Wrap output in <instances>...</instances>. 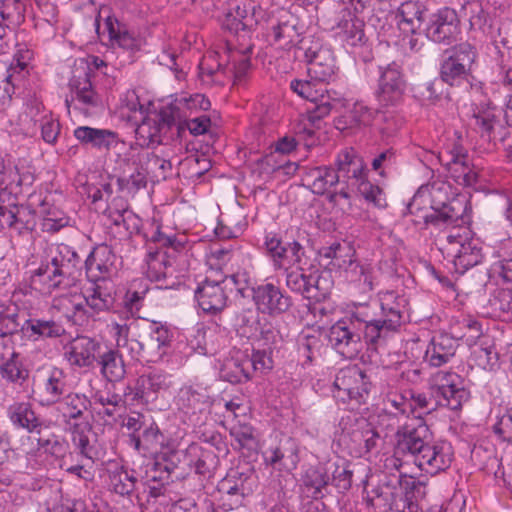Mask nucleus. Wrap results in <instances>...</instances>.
<instances>
[{
    "instance_id": "obj_1",
    "label": "nucleus",
    "mask_w": 512,
    "mask_h": 512,
    "mask_svg": "<svg viewBox=\"0 0 512 512\" xmlns=\"http://www.w3.org/2000/svg\"><path fill=\"white\" fill-rule=\"evenodd\" d=\"M406 299L394 291L380 295L378 302L359 304L351 317L339 320L329 329L331 347L347 359L355 358L366 344L377 346L404 323Z\"/></svg>"
},
{
    "instance_id": "obj_2",
    "label": "nucleus",
    "mask_w": 512,
    "mask_h": 512,
    "mask_svg": "<svg viewBox=\"0 0 512 512\" xmlns=\"http://www.w3.org/2000/svg\"><path fill=\"white\" fill-rule=\"evenodd\" d=\"M395 455H409L416 466L435 475L452 462L450 447L434 440L433 432L422 418L411 419L396 431Z\"/></svg>"
},
{
    "instance_id": "obj_3",
    "label": "nucleus",
    "mask_w": 512,
    "mask_h": 512,
    "mask_svg": "<svg viewBox=\"0 0 512 512\" xmlns=\"http://www.w3.org/2000/svg\"><path fill=\"white\" fill-rule=\"evenodd\" d=\"M80 264L78 253L70 246L61 244L50 259L42 261L33 271L32 283L41 285V290L47 293L65 290L74 283Z\"/></svg>"
},
{
    "instance_id": "obj_4",
    "label": "nucleus",
    "mask_w": 512,
    "mask_h": 512,
    "mask_svg": "<svg viewBox=\"0 0 512 512\" xmlns=\"http://www.w3.org/2000/svg\"><path fill=\"white\" fill-rule=\"evenodd\" d=\"M94 77L95 73L84 60L75 64L68 83L70 96L65 99L69 111L73 109L85 117H92L102 110L103 100L93 84Z\"/></svg>"
},
{
    "instance_id": "obj_5",
    "label": "nucleus",
    "mask_w": 512,
    "mask_h": 512,
    "mask_svg": "<svg viewBox=\"0 0 512 512\" xmlns=\"http://www.w3.org/2000/svg\"><path fill=\"white\" fill-rule=\"evenodd\" d=\"M335 166L336 174L339 175V189L328 195V201L347 212L351 209L352 191L367 178L368 170L363 158L353 148L342 150L336 158Z\"/></svg>"
},
{
    "instance_id": "obj_6",
    "label": "nucleus",
    "mask_w": 512,
    "mask_h": 512,
    "mask_svg": "<svg viewBox=\"0 0 512 512\" xmlns=\"http://www.w3.org/2000/svg\"><path fill=\"white\" fill-rule=\"evenodd\" d=\"M477 57L474 46L467 42L460 43L452 48L450 55L445 58L440 67V77L450 86L470 84L472 66Z\"/></svg>"
},
{
    "instance_id": "obj_7",
    "label": "nucleus",
    "mask_w": 512,
    "mask_h": 512,
    "mask_svg": "<svg viewBox=\"0 0 512 512\" xmlns=\"http://www.w3.org/2000/svg\"><path fill=\"white\" fill-rule=\"evenodd\" d=\"M440 245V250L452 258L458 273H464L482 261V249L478 240L469 238L466 233L451 232L440 240Z\"/></svg>"
},
{
    "instance_id": "obj_8",
    "label": "nucleus",
    "mask_w": 512,
    "mask_h": 512,
    "mask_svg": "<svg viewBox=\"0 0 512 512\" xmlns=\"http://www.w3.org/2000/svg\"><path fill=\"white\" fill-rule=\"evenodd\" d=\"M297 50L303 52L307 62V71L311 79L319 83H328L335 77L336 63L333 51L318 40L301 41Z\"/></svg>"
},
{
    "instance_id": "obj_9",
    "label": "nucleus",
    "mask_w": 512,
    "mask_h": 512,
    "mask_svg": "<svg viewBox=\"0 0 512 512\" xmlns=\"http://www.w3.org/2000/svg\"><path fill=\"white\" fill-rule=\"evenodd\" d=\"M181 461L189 467H194L195 473L204 479L212 477L218 465V457L213 451L201 450L197 446H190L187 450L174 451L169 457V463L165 465L156 463L155 465L159 468L163 467L169 475Z\"/></svg>"
},
{
    "instance_id": "obj_10",
    "label": "nucleus",
    "mask_w": 512,
    "mask_h": 512,
    "mask_svg": "<svg viewBox=\"0 0 512 512\" xmlns=\"http://www.w3.org/2000/svg\"><path fill=\"white\" fill-rule=\"evenodd\" d=\"M431 390L439 405L451 410L460 409L469 398L462 378L454 372H436L432 377Z\"/></svg>"
},
{
    "instance_id": "obj_11",
    "label": "nucleus",
    "mask_w": 512,
    "mask_h": 512,
    "mask_svg": "<svg viewBox=\"0 0 512 512\" xmlns=\"http://www.w3.org/2000/svg\"><path fill=\"white\" fill-rule=\"evenodd\" d=\"M460 33L459 15L450 7H443L431 14L425 28V35L430 41L447 46L455 42Z\"/></svg>"
},
{
    "instance_id": "obj_12",
    "label": "nucleus",
    "mask_w": 512,
    "mask_h": 512,
    "mask_svg": "<svg viewBox=\"0 0 512 512\" xmlns=\"http://www.w3.org/2000/svg\"><path fill=\"white\" fill-rule=\"evenodd\" d=\"M391 492H385L391 498V511L418 512V497L424 494V485L407 475L394 476L391 480Z\"/></svg>"
},
{
    "instance_id": "obj_13",
    "label": "nucleus",
    "mask_w": 512,
    "mask_h": 512,
    "mask_svg": "<svg viewBox=\"0 0 512 512\" xmlns=\"http://www.w3.org/2000/svg\"><path fill=\"white\" fill-rule=\"evenodd\" d=\"M263 248L275 269H282L285 264H300L305 255V249L299 242H283L280 234L273 231L265 232Z\"/></svg>"
},
{
    "instance_id": "obj_14",
    "label": "nucleus",
    "mask_w": 512,
    "mask_h": 512,
    "mask_svg": "<svg viewBox=\"0 0 512 512\" xmlns=\"http://www.w3.org/2000/svg\"><path fill=\"white\" fill-rule=\"evenodd\" d=\"M33 58V52L27 48H20L15 53L9 66L0 64L3 69V94L0 96V105L7 106L28 74L27 67Z\"/></svg>"
},
{
    "instance_id": "obj_15",
    "label": "nucleus",
    "mask_w": 512,
    "mask_h": 512,
    "mask_svg": "<svg viewBox=\"0 0 512 512\" xmlns=\"http://www.w3.org/2000/svg\"><path fill=\"white\" fill-rule=\"evenodd\" d=\"M252 298L260 313L273 317L287 312L292 306L291 297L273 283H265L253 288Z\"/></svg>"
},
{
    "instance_id": "obj_16",
    "label": "nucleus",
    "mask_w": 512,
    "mask_h": 512,
    "mask_svg": "<svg viewBox=\"0 0 512 512\" xmlns=\"http://www.w3.org/2000/svg\"><path fill=\"white\" fill-rule=\"evenodd\" d=\"M334 387L338 394L336 397L344 399L341 393L349 399L361 401L370 391L371 382L366 373L357 365L342 368L335 377Z\"/></svg>"
},
{
    "instance_id": "obj_17",
    "label": "nucleus",
    "mask_w": 512,
    "mask_h": 512,
    "mask_svg": "<svg viewBox=\"0 0 512 512\" xmlns=\"http://www.w3.org/2000/svg\"><path fill=\"white\" fill-rule=\"evenodd\" d=\"M36 226L35 210L30 205L7 207L1 204L0 231L8 228L11 236L25 237L31 235Z\"/></svg>"
},
{
    "instance_id": "obj_18",
    "label": "nucleus",
    "mask_w": 512,
    "mask_h": 512,
    "mask_svg": "<svg viewBox=\"0 0 512 512\" xmlns=\"http://www.w3.org/2000/svg\"><path fill=\"white\" fill-rule=\"evenodd\" d=\"M445 189L446 187L444 184L439 187H432L430 192L431 212H425L420 215L425 226L429 224L436 227L451 225L457 223L460 219L461 215L449 202V197L446 191H444Z\"/></svg>"
},
{
    "instance_id": "obj_19",
    "label": "nucleus",
    "mask_w": 512,
    "mask_h": 512,
    "mask_svg": "<svg viewBox=\"0 0 512 512\" xmlns=\"http://www.w3.org/2000/svg\"><path fill=\"white\" fill-rule=\"evenodd\" d=\"M473 127L486 141L502 140L505 128L501 120V111L492 103L477 106L473 111Z\"/></svg>"
},
{
    "instance_id": "obj_20",
    "label": "nucleus",
    "mask_w": 512,
    "mask_h": 512,
    "mask_svg": "<svg viewBox=\"0 0 512 512\" xmlns=\"http://www.w3.org/2000/svg\"><path fill=\"white\" fill-rule=\"evenodd\" d=\"M34 385L33 393L35 399L43 406H50L60 402L68 390L63 370L56 367L39 377Z\"/></svg>"
},
{
    "instance_id": "obj_21",
    "label": "nucleus",
    "mask_w": 512,
    "mask_h": 512,
    "mask_svg": "<svg viewBox=\"0 0 512 512\" xmlns=\"http://www.w3.org/2000/svg\"><path fill=\"white\" fill-rule=\"evenodd\" d=\"M210 106L209 99L203 94H182L164 106V116L170 117L175 127L181 128L184 120L192 117L198 111L209 110Z\"/></svg>"
},
{
    "instance_id": "obj_22",
    "label": "nucleus",
    "mask_w": 512,
    "mask_h": 512,
    "mask_svg": "<svg viewBox=\"0 0 512 512\" xmlns=\"http://www.w3.org/2000/svg\"><path fill=\"white\" fill-rule=\"evenodd\" d=\"M173 386V377L163 370H152L137 379L135 396L145 403L156 401Z\"/></svg>"
},
{
    "instance_id": "obj_23",
    "label": "nucleus",
    "mask_w": 512,
    "mask_h": 512,
    "mask_svg": "<svg viewBox=\"0 0 512 512\" xmlns=\"http://www.w3.org/2000/svg\"><path fill=\"white\" fill-rule=\"evenodd\" d=\"M256 486L257 475L254 467L244 463L229 471L221 482L220 490L228 495H239L243 498L250 495Z\"/></svg>"
},
{
    "instance_id": "obj_24",
    "label": "nucleus",
    "mask_w": 512,
    "mask_h": 512,
    "mask_svg": "<svg viewBox=\"0 0 512 512\" xmlns=\"http://www.w3.org/2000/svg\"><path fill=\"white\" fill-rule=\"evenodd\" d=\"M342 436L349 438L355 448L363 449L366 453L378 452L383 443V437L374 425L364 418L356 419L350 428L345 425Z\"/></svg>"
},
{
    "instance_id": "obj_25",
    "label": "nucleus",
    "mask_w": 512,
    "mask_h": 512,
    "mask_svg": "<svg viewBox=\"0 0 512 512\" xmlns=\"http://www.w3.org/2000/svg\"><path fill=\"white\" fill-rule=\"evenodd\" d=\"M175 125L170 117L164 116V106L154 116L145 117L135 130L136 138L140 145L161 144L163 137L168 134Z\"/></svg>"
},
{
    "instance_id": "obj_26",
    "label": "nucleus",
    "mask_w": 512,
    "mask_h": 512,
    "mask_svg": "<svg viewBox=\"0 0 512 512\" xmlns=\"http://www.w3.org/2000/svg\"><path fill=\"white\" fill-rule=\"evenodd\" d=\"M116 260V255L108 245L94 248L85 261L88 281L110 279L116 271Z\"/></svg>"
},
{
    "instance_id": "obj_27",
    "label": "nucleus",
    "mask_w": 512,
    "mask_h": 512,
    "mask_svg": "<svg viewBox=\"0 0 512 512\" xmlns=\"http://www.w3.org/2000/svg\"><path fill=\"white\" fill-rule=\"evenodd\" d=\"M343 8L339 13L337 22L338 35L341 40L348 46H363L367 38L364 32V21L359 19L350 4L342 5Z\"/></svg>"
},
{
    "instance_id": "obj_28",
    "label": "nucleus",
    "mask_w": 512,
    "mask_h": 512,
    "mask_svg": "<svg viewBox=\"0 0 512 512\" xmlns=\"http://www.w3.org/2000/svg\"><path fill=\"white\" fill-rule=\"evenodd\" d=\"M99 342L87 336H77L65 346L68 362L79 368L93 367L97 362Z\"/></svg>"
},
{
    "instance_id": "obj_29",
    "label": "nucleus",
    "mask_w": 512,
    "mask_h": 512,
    "mask_svg": "<svg viewBox=\"0 0 512 512\" xmlns=\"http://www.w3.org/2000/svg\"><path fill=\"white\" fill-rule=\"evenodd\" d=\"M195 297L199 307L206 313L222 311L228 300L226 281L205 280L196 290Z\"/></svg>"
},
{
    "instance_id": "obj_30",
    "label": "nucleus",
    "mask_w": 512,
    "mask_h": 512,
    "mask_svg": "<svg viewBox=\"0 0 512 512\" xmlns=\"http://www.w3.org/2000/svg\"><path fill=\"white\" fill-rule=\"evenodd\" d=\"M83 288L84 300L92 313L109 310L114 303V289L111 279L88 281Z\"/></svg>"
},
{
    "instance_id": "obj_31",
    "label": "nucleus",
    "mask_w": 512,
    "mask_h": 512,
    "mask_svg": "<svg viewBox=\"0 0 512 512\" xmlns=\"http://www.w3.org/2000/svg\"><path fill=\"white\" fill-rule=\"evenodd\" d=\"M458 348L456 336L439 333L432 337L424 355V360L432 367H440L448 363Z\"/></svg>"
},
{
    "instance_id": "obj_32",
    "label": "nucleus",
    "mask_w": 512,
    "mask_h": 512,
    "mask_svg": "<svg viewBox=\"0 0 512 512\" xmlns=\"http://www.w3.org/2000/svg\"><path fill=\"white\" fill-rule=\"evenodd\" d=\"M170 340L171 333L169 329L160 323L153 322L150 325L149 336L144 342L132 340L131 349L133 350L134 346H137L145 353V356L149 357V361L155 362L165 354V348L169 345Z\"/></svg>"
},
{
    "instance_id": "obj_33",
    "label": "nucleus",
    "mask_w": 512,
    "mask_h": 512,
    "mask_svg": "<svg viewBox=\"0 0 512 512\" xmlns=\"http://www.w3.org/2000/svg\"><path fill=\"white\" fill-rule=\"evenodd\" d=\"M339 175L333 167L318 166L305 168L303 181L311 188L312 192L317 195L327 196L339 187Z\"/></svg>"
},
{
    "instance_id": "obj_34",
    "label": "nucleus",
    "mask_w": 512,
    "mask_h": 512,
    "mask_svg": "<svg viewBox=\"0 0 512 512\" xmlns=\"http://www.w3.org/2000/svg\"><path fill=\"white\" fill-rule=\"evenodd\" d=\"M21 330L34 341L56 339L65 334V328L60 322L44 317L27 319Z\"/></svg>"
},
{
    "instance_id": "obj_35",
    "label": "nucleus",
    "mask_w": 512,
    "mask_h": 512,
    "mask_svg": "<svg viewBox=\"0 0 512 512\" xmlns=\"http://www.w3.org/2000/svg\"><path fill=\"white\" fill-rule=\"evenodd\" d=\"M264 459L265 463L273 468L290 472L299 462L297 446L289 439L280 446L267 450Z\"/></svg>"
},
{
    "instance_id": "obj_36",
    "label": "nucleus",
    "mask_w": 512,
    "mask_h": 512,
    "mask_svg": "<svg viewBox=\"0 0 512 512\" xmlns=\"http://www.w3.org/2000/svg\"><path fill=\"white\" fill-rule=\"evenodd\" d=\"M73 135L82 145L98 150H109L117 139V134L111 130L89 126L77 127Z\"/></svg>"
},
{
    "instance_id": "obj_37",
    "label": "nucleus",
    "mask_w": 512,
    "mask_h": 512,
    "mask_svg": "<svg viewBox=\"0 0 512 512\" xmlns=\"http://www.w3.org/2000/svg\"><path fill=\"white\" fill-rule=\"evenodd\" d=\"M425 5L420 1L402 3L396 14L398 26L404 33L415 34L424 20Z\"/></svg>"
},
{
    "instance_id": "obj_38",
    "label": "nucleus",
    "mask_w": 512,
    "mask_h": 512,
    "mask_svg": "<svg viewBox=\"0 0 512 512\" xmlns=\"http://www.w3.org/2000/svg\"><path fill=\"white\" fill-rule=\"evenodd\" d=\"M255 6L251 2L242 1L227 12L223 21L225 29L238 33L250 29L256 22Z\"/></svg>"
},
{
    "instance_id": "obj_39",
    "label": "nucleus",
    "mask_w": 512,
    "mask_h": 512,
    "mask_svg": "<svg viewBox=\"0 0 512 512\" xmlns=\"http://www.w3.org/2000/svg\"><path fill=\"white\" fill-rule=\"evenodd\" d=\"M174 255H170L167 250L154 249L148 246L146 265L147 277L152 281H161L166 278L173 264Z\"/></svg>"
},
{
    "instance_id": "obj_40",
    "label": "nucleus",
    "mask_w": 512,
    "mask_h": 512,
    "mask_svg": "<svg viewBox=\"0 0 512 512\" xmlns=\"http://www.w3.org/2000/svg\"><path fill=\"white\" fill-rule=\"evenodd\" d=\"M8 416L11 422L30 433L39 432L42 421L33 411L30 403L16 402L9 406Z\"/></svg>"
},
{
    "instance_id": "obj_41",
    "label": "nucleus",
    "mask_w": 512,
    "mask_h": 512,
    "mask_svg": "<svg viewBox=\"0 0 512 512\" xmlns=\"http://www.w3.org/2000/svg\"><path fill=\"white\" fill-rule=\"evenodd\" d=\"M97 363L103 377L109 382H118L125 376L126 369L122 355L117 349H107L99 354Z\"/></svg>"
},
{
    "instance_id": "obj_42",
    "label": "nucleus",
    "mask_w": 512,
    "mask_h": 512,
    "mask_svg": "<svg viewBox=\"0 0 512 512\" xmlns=\"http://www.w3.org/2000/svg\"><path fill=\"white\" fill-rule=\"evenodd\" d=\"M96 30L99 35L107 33L109 41L112 45L117 44L123 49H133L136 46L135 38L125 30L116 18L111 16L106 17L103 25V31L98 19H96Z\"/></svg>"
},
{
    "instance_id": "obj_43",
    "label": "nucleus",
    "mask_w": 512,
    "mask_h": 512,
    "mask_svg": "<svg viewBox=\"0 0 512 512\" xmlns=\"http://www.w3.org/2000/svg\"><path fill=\"white\" fill-rule=\"evenodd\" d=\"M221 376L230 383H242L250 380L252 375L248 355L237 354L227 359L221 368Z\"/></svg>"
},
{
    "instance_id": "obj_44",
    "label": "nucleus",
    "mask_w": 512,
    "mask_h": 512,
    "mask_svg": "<svg viewBox=\"0 0 512 512\" xmlns=\"http://www.w3.org/2000/svg\"><path fill=\"white\" fill-rule=\"evenodd\" d=\"M251 51L252 46H248L243 51L229 52L224 74H229L235 82L243 81L251 68L250 57L248 56Z\"/></svg>"
},
{
    "instance_id": "obj_45",
    "label": "nucleus",
    "mask_w": 512,
    "mask_h": 512,
    "mask_svg": "<svg viewBox=\"0 0 512 512\" xmlns=\"http://www.w3.org/2000/svg\"><path fill=\"white\" fill-rule=\"evenodd\" d=\"M333 288V280L329 272H320L315 270L310 272L308 289L306 291L307 299L314 301H324L331 294Z\"/></svg>"
},
{
    "instance_id": "obj_46",
    "label": "nucleus",
    "mask_w": 512,
    "mask_h": 512,
    "mask_svg": "<svg viewBox=\"0 0 512 512\" xmlns=\"http://www.w3.org/2000/svg\"><path fill=\"white\" fill-rule=\"evenodd\" d=\"M413 411V404L408 399V394H389L385 400V407L383 408L379 418L388 417L391 421L390 425L398 423V416L405 415Z\"/></svg>"
},
{
    "instance_id": "obj_47",
    "label": "nucleus",
    "mask_w": 512,
    "mask_h": 512,
    "mask_svg": "<svg viewBox=\"0 0 512 512\" xmlns=\"http://www.w3.org/2000/svg\"><path fill=\"white\" fill-rule=\"evenodd\" d=\"M92 427L89 423H75L71 426L72 443L79 450L80 455L88 460L96 456L95 447L90 442Z\"/></svg>"
},
{
    "instance_id": "obj_48",
    "label": "nucleus",
    "mask_w": 512,
    "mask_h": 512,
    "mask_svg": "<svg viewBox=\"0 0 512 512\" xmlns=\"http://www.w3.org/2000/svg\"><path fill=\"white\" fill-rule=\"evenodd\" d=\"M25 4L20 0H0V16L6 32L18 27L25 18Z\"/></svg>"
},
{
    "instance_id": "obj_49",
    "label": "nucleus",
    "mask_w": 512,
    "mask_h": 512,
    "mask_svg": "<svg viewBox=\"0 0 512 512\" xmlns=\"http://www.w3.org/2000/svg\"><path fill=\"white\" fill-rule=\"evenodd\" d=\"M490 313L502 321H512V290L498 289L489 299Z\"/></svg>"
},
{
    "instance_id": "obj_50",
    "label": "nucleus",
    "mask_w": 512,
    "mask_h": 512,
    "mask_svg": "<svg viewBox=\"0 0 512 512\" xmlns=\"http://www.w3.org/2000/svg\"><path fill=\"white\" fill-rule=\"evenodd\" d=\"M458 15L459 19L463 18L469 22L471 30H483L488 23V13L478 0L465 2Z\"/></svg>"
},
{
    "instance_id": "obj_51",
    "label": "nucleus",
    "mask_w": 512,
    "mask_h": 512,
    "mask_svg": "<svg viewBox=\"0 0 512 512\" xmlns=\"http://www.w3.org/2000/svg\"><path fill=\"white\" fill-rule=\"evenodd\" d=\"M135 171L128 177H119L117 179L120 190L127 191L128 193H136L147 185V176L150 174L146 170L144 163H141V156L138 155V162L133 161Z\"/></svg>"
},
{
    "instance_id": "obj_52",
    "label": "nucleus",
    "mask_w": 512,
    "mask_h": 512,
    "mask_svg": "<svg viewBox=\"0 0 512 512\" xmlns=\"http://www.w3.org/2000/svg\"><path fill=\"white\" fill-rule=\"evenodd\" d=\"M347 278L350 281L359 282L364 286L365 291H372L374 288V271L370 265L360 264L351 257L344 267Z\"/></svg>"
},
{
    "instance_id": "obj_53",
    "label": "nucleus",
    "mask_w": 512,
    "mask_h": 512,
    "mask_svg": "<svg viewBox=\"0 0 512 512\" xmlns=\"http://www.w3.org/2000/svg\"><path fill=\"white\" fill-rule=\"evenodd\" d=\"M274 43L283 48H288L294 44L300 45L301 41H308L307 39L299 40L300 33L294 21H283L273 27Z\"/></svg>"
},
{
    "instance_id": "obj_54",
    "label": "nucleus",
    "mask_w": 512,
    "mask_h": 512,
    "mask_svg": "<svg viewBox=\"0 0 512 512\" xmlns=\"http://www.w3.org/2000/svg\"><path fill=\"white\" fill-rule=\"evenodd\" d=\"M58 403L59 411L68 420L81 418L87 409L86 397L76 393L65 394Z\"/></svg>"
},
{
    "instance_id": "obj_55",
    "label": "nucleus",
    "mask_w": 512,
    "mask_h": 512,
    "mask_svg": "<svg viewBox=\"0 0 512 512\" xmlns=\"http://www.w3.org/2000/svg\"><path fill=\"white\" fill-rule=\"evenodd\" d=\"M303 483L305 487L313 490V500H319L323 496V489L330 483V476L322 467H311L306 471Z\"/></svg>"
},
{
    "instance_id": "obj_56",
    "label": "nucleus",
    "mask_w": 512,
    "mask_h": 512,
    "mask_svg": "<svg viewBox=\"0 0 512 512\" xmlns=\"http://www.w3.org/2000/svg\"><path fill=\"white\" fill-rule=\"evenodd\" d=\"M317 81L310 78V80H293L290 87L293 92L300 97L309 100L312 103H317L321 97L329 92L323 85H318Z\"/></svg>"
},
{
    "instance_id": "obj_57",
    "label": "nucleus",
    "mask_w": 512,
    "mask_h": 512,
    "mask_svg": "<svg viewBox=\"0 0 512 512\" xmlns=\"http://www.w3.org/2000/svg\"><path fill=\"white\" fill-rule=\"evenodd\" d=\"M0 375L9 382L21 384L28 378L29 371L23 367L18 354L13 353L0 365Z\"/></svg>"
},
{
    "instance_id": "obj_58",
    "label": "nucleus",
    "mask_w": 512,
    "mask_h": 512,
    "mask_svg": "<svg viewBox=\"0 0 512 512\" xmlns=\"http://www.w3.org/2000/svg\"><path fill=\"white\" fill-rule=\"evenodd\" d=\"M141 163H144L146 170L155 178L165 179L167 173L171 171L172 164L169 160L163 159L154 153H142Z\"/></svg>"
},
{
    "instance_id": "obj_59",
    "label": "nucleus",
    "mask_w": 512,
    "mask_h": 512,
    "mask_svg": "<svg viewBox=\"0 0 512 512\" xmlns=\"http://www.w3.org/2000/svg\"><path fill=\"white\" fill-rule=\"evenodd\" d=\"M405 88L378 84L376 98L381 107H395L402 103Z\"/></svg>"
},
{
    "instance_id": "obj_60",
    "label": "nucleus",
    "mask_w": 512,
    "mask_h": 512,
    "mask_svg": "<svg viewBox=\"0 0 512 512\" xmlns=\"http://www.w3.org/2000/svg\"><path fill=\"white\" fill-rule=\"evenodd\" d=\"M473 357L476 365L484 370H493L498 363V352L494 345L487 342L481 343L473 351Z\"/></svg>"
},
{
    "instance_id": "obj_61",
    "label": "nucleus",
    "mask_w": 512,
    "mask_h": 512,
    "mask_svg": "<svg viewBox=\"0 0 512 512\" xmlns=\"http://www.w3.org/2000/svg\"><path fill=\"white\" fill-rule=\"evenodd\" d=\"M454 180L463 186H472L477 182L478 173L470 165V161L458 162L447 169Z\"/></svg>"
},
{
    "instance_id": "obj_62",
    "label": "nucleus",
    "mask_w": 512,
    "mask_h": 512,
    "mask_svg": "<svg viewBox=\"0 0 512 512\" xmlns=\"http://www.w3.org/2000/svg\"><path fill=\"white\" fill-rule=\"evenodd\" d=\"M385 492H391L390 480L382 486L371 491L367 496V504L371 506L375 512H389L391 511V498L387 497Z\"/></svg>"
},
{
    "instance_id": "obj_63",
    "label": "nucleus",
    "mask_w": 512,
    "mask_h": 512,
    "mask_svg": "<svg viewBox=\"0 0 512 512\" xmlns=\"http://www.w3.org/2000/svg\"><path fill=\"white\" fill-rule=\"evenodd\" d=\"M488 273L491 279L512 285V258H497Z\"/></svg>"
},
{
    "instance_id": "obj_64",
    "label": "nucleus",
    "mask_w": 512,
    "mask_h": 512,
    "mask_svg": "<svg viewBox=\"0 0 512 512\" xmlns=\"http://www.w3.org/2000/svg\"><path fill=\"white\" fill-rule=\"evenodd\" d=\"M113 491L122 496L129 495L135 488L136 478L125 470L114 472L110 476Z\"/></svg>"
}]
</instances>
